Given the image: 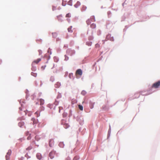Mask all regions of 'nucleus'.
I'll list each match as a JSON object with an SVG mask.
<instances>
[{"label": "nucleus", "instance_id": "nucleus-30", "mask_svg": "<svg viewBox=\"0 0 160 160\" xmlns=\"http://www.w3.org/2000/svg\"><path fill=\"white\" fill-rule=\"evenodd\" d=\"M32 71H35L36 70V68L34 67H32Z\"/></svg>", "mask_w": 160, "mask_h": 160}, {"label": "nucleus", "instance_id": "nucleus-12", "mask_svg": "<svg viewBox=\"0 0 160 160\" xmlns=\"http://www.w3.org/2000/svg\"><path fill=\"white\" fill-rule=\"evenodd\" d=\"M60 86V83L59 82H57L56 84H55V86L56 88H58Z\"/></svg>", "mask_w": 160, "mask_h": 160}, {"label": "nucleus", "instance_id": "nucleus-23", "mask_svg": "<svg viewBox=\"0 0 160 160\" xmlns=\"http://www.w3.org/2000/svg\"><path fill=\"white\" fill-rule=\"evenodd\" d=\"M31 74L35 77H36L37 76V74L33 72H32Z\"/></svg>", "mask_w": 160, "mask_h": 160}, {"label": "nucleus", "instance_id": "nucleus-35", "mask_svg": "<svg viewBox=\"0 0 160 160\" xmlns=\"http://www.w3.org/2000/svg\"><path fill=\"white\" fill-rule=\"evenodd\" d=\"M24 159V158L23 157L21 158L19 160H23V159Z\"/></svg>", "mask_w": 160, "mask_h": 160}, {"label": "nucleus", "instance_id": "nucleus-26", "mask_svg": "<svg viewBox=\"0 0 160 160\" xmlns=\"http://www.w3.org/2000/svg\"><path fill=\"white\" fill-rule=\"evenodd\" d=\"M31 138V134H29V136L27 137V139L28 140H30Z\"/></svg>", "mask_w": 160, "mask_h": 160}, {"label": "nucleus", "instance_id": "nucleus-17", "mask_svg": "<svg viewBox=\"0 0 160 160\" xmlns=\"http://www.w3.org/2000/svg\"><path fill=\"white\" fill-rule=\"evenodd\" d=\"M90 19H91V21L92 22L95 21V17L94 16H92L91 17Z\"/></svg>", "mask_w": 160, "mask_h": 160}, {"label": "nucleus", "instance_id": "nucleus-9", "mask_svg": "<svg viewBox=\"0 0 160 160\" xmlns=\"http://www.w3.org/2000/svg\"><path fill=\"white\" fill-rule=\"evenodd\" d=\"M18 126L20 127H22V126H23L24 125V123L23 122L21 121L18 123Z\"/></svg>", "mask_w": 160, "mask_h": 160}, {"label": "nucleus", "instance_id": "nucleus-16", "mask_svg": "<svg viewBox=\"0 0 160 160\" xmlns=\"http://www.w3.org/2000/svg\"><path fill=\"white\" fill-rule=\"evenodd\" d=\"M59 146L61 147V148H63L64 147V144L63 142H60L59 144Z\"/></svg>", "mask_w": 160, "mask_h": 160}, {"label": "nucleus", "instance_id": "nucleus-42", "mask_svg": "<svg viewBox=\"0 0 160 160\" xmlns=\"http://www.w3.org/2000/svg\"><path fill=\"white\" fill-rule=\"evenodd\" d=\"M41 54L40 52H39V54Z\"/></svg>", "mask_w": 160, "mask_h": 160}, {"label": "nucleus", "instance_id": "nucleus-37", "mask_svg": "<svg viewBox=\"0 0 160 160\" xmlns=\"http://www.w3.org/2000/svg\"><path fill=\"white\" fill-rule=\"evenodd\" d=\"M63 121H64V120H62V123L63 122Z\"/></svg>", "mask_w": 160, "mask_h": 160}, {"label": "nucleus", "instance_id": "nucleus-34", "mask_svg": "<svg viewBox=\"0 0 160 160\" xmlns=\"http://www.w3.org/2000/svg\"><path fill=\"white\" fill-rule=\"evenodd\" d=\"M78 5H77V4H75V5H74V6H75L76 8H77V7H78Z\"/></svg>", "mask_w": 160, "mask_h": 160}, {"label": "nucleus", "instance_id": "nucleus-15", "mask_svg": "<svg viewBox=\"0 0 160 160\" xmlns=\"http://www.w3.org/2000/svg\"><path fill=\"white\" fill-rule=\"evenodd\" d=\"M32 148V146L31 145H30L28 148H26V150L27 151L30 150H31Z\"/></svg>", "mask_w": 160, "mask_h": 160}, {"label": "nucleus", "instance_id": "nucleus-18", "mask_svg": "<svg viewBox=\"0 0 160 160\" xmlns=\"http://www.w3.org/2000/svg\"><path fill=\"white\" fill-rule=\"evenodd\" d=\"M91 20L90 19H89L86 21V23L88 25L90 24L91 23Z\"/></svg>", "mask_w": 160, "mask_h": 160}, {"label": "nucleus", "instance_id": "nucleus-4", "mask_svg": "<svg viewBox=\"0 0 160 160\" xmlns=\"http://www.w3.org/2000/svg\"><path fill=\"white\" fill-rule=\"evenodd\" d=\"M11 152V150H9L8 151V152L7 153V154L6 156V160H8L9 159V158Z\"/></svg>", "mask_w": 160, "mask_h": 160}, {"label": "nucleus", "instance_id": "nucleus-13", "mask_svg": "<svg viewBox=\"0 0 160 160\" xmlns=\"http://www.w3.org/2000/svg\"><path fill=\"white\" fill-rule=\"evenodd\" d=\"M40 105H43L44 103V100L42 99H40Z\"/></svg>", "mask_w": 160, "mask_h": 160}, {"label": "nucleus", "instance_id": "nucleus-36", "mask_svg": "<svg viewBox=\"0 0 160 160\" xmlns=\"http://www.w3.org/2000/svg\"><path fill=\"white\" fill-rule=\"evenodd\" d=\"M2 62V60L0 59V64Z\"/></svg>", "mask_w": 160, "mask_h": 160}, {"label": "nucleus", "instance_id": "nucleus-20", "mask_svg": "<svg viewBox=\"0 0 160 160\" xmlns=\"http://www.w3.org/2000/svg\"><path fill=\"white\" fill-rule=\"evenodd\" d=\"M78 108L80 110L82 111L83 110V107L82 106L79 105H78Z\"/></svg>", "mask_w": 160, "mask_h": 160}, {"label": "nucleus", "instance_id": "nucleus-22", "mask_svg": "<svg viewBox=\"0 0 160 160\" xmlns=\"http://www.w3.org/2000/svg\"><path fill=\"white\" fill-rule=\"evenodd\" d=\"M86 94V92L84 90L82 91L81 92V94L83 95H85Z\"/></svg>", "mask_w": 160, "mask_h": 160}, {"label": "nucleus", "instance_id": "nucleus-25", "mask_svg": "<svg viewBox=\"0 0 160 160\" xmlns=\"http://www.w3.org/2000/svg\"><path fill=\"white\" fill-rule=\"evenodd\" d=\"M86 9V7L85 6H84L82 8V11H84Z\"/></svg>", "mask_w": 160, "mask_h": 160}, {"label": "nucleus", "instance_id": "nucleus-29", "mask_svg": "<svg viewBox=\"0 0 160 160\" xmlns=\"http://www.w3.org/2000/svg\"><path fill=\"white\" fill-rule=\"evenodd\" d=\"M54 80V78L53 77H51L50 78V81L53 82Z\"/></svg>", "mask_w": 160, "mask_h": 160}, {"label": "nucleus", "instance_id": "nucleus-19", "mask_svg": "<svg viewBox=\"0 0 160 160\" xmlns=\"http://www.w3.org/2000/svg\"><path fill=\"white\" fill-rule=\"evenodd\" d=\"M52 35L53 37L54 38H56L57 36V34L56 32L52 33Z\"/></svg>", "mask_w": 160, "mask_h": 160}, {"label": "nucleus", "instance_id": "nucleus-28", "mask_svg": "<svg viewBox=\"0 0 160 160\" xmlns=\"http://www.w3.org/2000/svg\"><path fill=\"white\" fill-rule=\"evenodd\" d=\"M45 67L46 66H43L41 67V68L42 70H44L45 69Z\"/></svg>", "mask_w": 160, "mask_h": 160}, {"label": "nucleus", "instance_id": "nucleus-39", "mask_svg": "<svg viewBox=\"0 0 160 160\" xmlns=\"http://www.w3.org/2000/svg\"><path fill=\"white\" fill-rule=\"evenodd\" d=\"M62 4L63 5V4H64V3H62Z\"/></svg>", "mask_w": 160, "mask_h": 160}, {"label": "nucleus", "instance_id": "nucleus-32", "mask_svg": "<svg viewBox=\"0 0 160 160\" xmlns=\"http://www.w3.org/2000/svg\"><path fill=\"white\" fill-rule=\"evenodd\" d=\"M62 17L61 15H59V16H57V18L58 19V20H59V18H60V17Z\"/></svg>", "mask_w": 160, "mask_h": 160}, {"label": "nucleus", "instance_id": "nucleus-6", "mask_svg": "<svg viewBox=\"0 0 160 160\" xmlns=\"http://www.w3.org/2000/svg\"><path fill=\"white\" fill-rule=\"evenodd\" d=\"M32 120L33 121V124H34L38 123V120L37 119H35L34 118H33L32 119Z\"/></svg>", "mask_w": 160, "mask_h": 160}, {"label": "nucleus", "instance_id": "nucleus-27", "mask_svg": "<svg viewBox=\"0 0 160 160\" xmlns=\"http://www.w3.org/2000/svg\"><path fill=\"white\" fill-rule=\"evenodd\" d=\"M78 156H75L73 159V160H77L78 159Z\"/></svg>", "mask_w": 160, "mask_h": 160}, {"label": "nucleus", "instance_id": "nucleus-33", "mask_svg": "<svg viewBox=\"0 0 160 160\" xmlns=\"http://www.w3.org/2000/svg\"><path fill=\"white\" fill-rule=\"evenodd\" d=\"M77 5L79 6V5H80V2H77Z\"/></svg>", "mask_w": 160, "mask_h": 160}, {"label": "nucleus", "instance_id": "nucleus-41", "mask_svg": "<svg viewBox=\"0 0 160 160\" xmlns=\"http://www.w3.org/2000/svg\"><path fill=\"white\" fill-rule=\"evenodd\" d=\"M38 127H40L39 124H38Z\"/></svg>", "mask_w": 160, "mask_h": 160}, {"label": "nucleus", "instance_id": "nucleus-40", "mask_svg": "<svg viewBox=\"0 0 160 160\" xmlns=\"http://www.w3.org/2000/svg\"><path fill=\"white\" fill-rule=\"evenodd\" d=\"M66 59H66V57H65V60H66Z\"/></svg>", "mask_w": 160, "mask_h": 160}, {"label": "nucleus", "instance_id": "nucleus-7", "mask_svg": "<svg viewBox=\"0 0 160 160\" xmlns=\"http://www.w3.org/2000/svg\"><path fill=\"white\" fill-rule=\"evenodd\" d=\"M41 61V59L40 58H38L37 60H34L32 63V65L34 63L38 64L40 61Z\"/></svg>", "mask_w": 160, "mask_h": 160}, {"label": "nucleus", "instance_id": "nucleus-10", "mask_svg": "<svg viewBox=\"0 0 160 160\" xmlns=\"http://www.w3.org/2000/svg\"><path fill=\"white\" fill-rule=\"evenodd\" d=\"M63 126L65 128L67 129L69 127V125L68 123H65L63 124Z\"/></svg>", "mask_w": 160, "mask_h": 160}, {"label": "nucleus", "instance_id": "nucleus-31", "mask_svg": "<svg viewBox=\"0 0 160 160\" xmlns=\"http://www.w3.org/2000/svg\"><path fill=\"white\" fill-rule=\"evenodd\" d=\"M26 134L27 136L28 135H29V134H29V132L28 131V132H27L26 133Z\"/></svg>", "mask_w": 160, "mask_h": 160}, {"label": "nucleus", "instance_id": "nucleus-14", "mask_svg": "<svg viewBox=\"0 0 160 160\" xmlns=\"http://www.w3.org/2000/svg\"><path fill=\"white\" fill-rule=\"evenodd\" d=\"M91 28H95L96 27V24L94 23H92L90 26Z\"/></svg>", "mask_w": 160, "mask_h": 160}, {"label": "nucleus", "instance_id": "nucleus-11", "mask_svg": "<svg viewBox=\"0 0 160 160\" xmlns=\"http://www.w3.org/2000/svg\"><path fill=\"white\" fill-rule=\"evenodd\" d=\"M35 115L37 117H38L40 115V113L39 111H37L35 113Z\"/></svg>", "mask_w": 160, "mask_h": 160}, {"label": "nucleus", "instance_id": "nucleus-5", "mask_svg": "<svg viewBox=\"0 0 160 160\" xmlns=\"http://www.w3.org/2000/svg\"><path fill=\"white\" fill-rule=\"evenodd\" d=\"M54 144V141L53 139H51L49 141V146L50 147H52Z\"/></svg>", "mask_w": 160, "mask_h": 160}, {"label": "nucleus", "instance_id": "nucleus-1", "mask_svg": "<svg viewBox=\"0 0 160 160\" xmlns=\"http://www.w3.org/2000/svg\"><path fill=\"white\" fill-rule=\"evenodd\" d=\"M160 86V81H159L153 83L152 86V88H157Z\"/></svg>", "mask_w": 160, "mask_h": 160}, {"label": "nucleus", "instance_id": "nucleus-2", "mask_svg": "<svg viewBox=\"0 0 160 160\" xmlns=\"http://www.w3.org/2000/svg\"><path fill=\"white\" fill-rule=\"evenodd\" d=\"M56 154V151L54 150H52L49 153V156L51 159H53L54 158Z\"/></svg>", "mask_w": 160, "mask_h": 160}, {"label": "nucleus", "instance_id": "nucleus-38", "mask_svg": "<svg viewBox=\"0 0 160 160\" xmlns=\"http://www.w3.org/2000/svg\"><path fill=\"white\" fill-rule=\"evenodd\" d=\"M62 4L63 5V4H64V3H62Z\"/></svg>", "mask_w": 160, "mask_h": 160}, {"label": "nucleus", "instance_id": "nucleus-21", "mask_svg": "<svg viewBox=\"0 0 160 160\" xmlns=\"http://www.w3.org/2000/svg\"><path fill=\"white\" fill-rule=\"evenodd\" d=\"M72 26H70L68 28V32H72Z\"/></svg>", "mask_w": 160, "mask_h": 160}, {"label": "nucleus", "instance_id": "nucleus-24", "mask_svg": "<svg viewBox=\"0 0 160 160\" xmlns=\"http://www.w3.org/2000/svg\"><path fill=\"white\" fill-rule=\"evenodd\" d=\"M71 14L70 13H68L66 15V17L67 18H70L71 17Z\"/></svg>", "mask_w": 160, "mask_h": 160}, {"label": "nucleus", "instance_id": "nucleus-8", "mask_svg": "<svg viewBox=\"0 0 160 160\" xmlns=\"http://www.w3.org/2000/svg\"><path fill=\"white\" fill-rule=\"evenodd\" d=\"M37 158L39 159H41L42 158V156L41 153H37L36 155Z\"/></svg>", "mask_w": 160, "mask_h": 160}, {"label": "nucleus", "instance_id": "nucleus-3", "mask_svg": "<svg viewBox=\"0 0 160 160\" xmlns=\"http://www.w3.org/2000/svg\"><path fill=\"white\" fill-rule=\"evenodd\" d=\"M76 75H78L80 76H81L82 74V71L81 69H78L76 72Z\"/></svg>", "mask_w": 160, "mask_h": 160}]
</instances>
